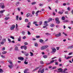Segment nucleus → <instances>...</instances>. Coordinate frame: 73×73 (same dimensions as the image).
<instances>
[{
	"instance_id": "nucleus-1",
	"label": "nucleus",
	"mask_w": 73,
	"mask_h": 73,
	"mask_svg": "<svg viewBox=\"0 0 73 73\" xmlns=\"http://www.w3.org/2000/svg\"><path fill=\"white\" fill-rule=\"evenodd\" d=\"M38 73H43L44 72V69H39V70L38 72Z\"/></svg>"
},
{
	"instance_id": "nucleus-2",
	"label": "nucleus",
	"mask_w": 73,
	"mask_h": 73,
	"mask_svg": "<svg viewBox=\"0 0 73 73\" xmlns=\"http://www.w3.org/2000/svg\"><path fill=\"white\" fill-rule=\"evenodd\" d=\"M15 28V25H12L10 27V29L11 31H13V30H14Z\"/></svg>"
},
{
	"instance_id": "nucleus-3",
	"label": "nucleus",
	"mask_w": 73,
	"mask_h": 73,
	"mask_svg": "<svg viewBox=\"0 0 73 73\" xmlns=\"http://www.w3.org/2000/svg\"><path fill=\"white\" fill-rule=\"evenodd\" d=\"M58 72H61V73H62V69L61 68H60L58 69Z\"/></svg>"
},
{
	"instance_id": "nucleus-4",
	"label": "nucleus",
	"mask_w": 73,
	"mask_h": 73,
	"mask_svg": "<svg viewBox=\"0 0 73 73\" xmlns=\"http://www.w3.org/2000/svg\"><path fill=\"white\" fill-rule=\"evenodd\" d=\"M18 59L21 60V61H23L24 60V58L23 57H18Z\"/></svg>"
},
{
	"instance_id": "nucleus-5",
	"label": "nucleus",
	"mask_w": 73,
	"mask_h": 73,
	"mask_svg": "<svg viewBox=\"0 0 73 73\" xmlns=\"http://www.w3.org/2000/svg\"><path fill=\"white\" fill-rule=\"evenodd\" d=\"M48 23V21H44V26H48V25L47 24Z\"/></svg>"
},
{
	"instance_id": "nucleus-6",
	"label": "nucleus",
	"mask_w": 73,
	"mask_h": 73,
	"mask_svg": "<svg viewBox=\"0 0 73 73\" xmlns=\"http://www.w3.org/2000/svg\"><path fill=\"white\" fill-rule=\"evenodd\" d=\"M29 69H26L24 71V73H29V72H27L29 71Z\"/></svg>"
},
{
	"instance_id": "nucleus-7",
	"label": "nucleus",
	"mask_w": 73,
	"mask_h": 73,
	"mask_svg": "<svg viewBox=\"0 0 73 73\" xmlns=\"http://www.w3.org/2000/svg\"><path fill=\"white\" fill-rule=\"evenodd\" d=\"M7 61L8 62H9V63H10L11 65H13V63H12V61L11 60H7Z\"/></svg>"
},
{
	"instance_id": "nucleus-8",
	"label": "nucleus",
	"mask_w": 73,
	"mask_h": 73,
	"mask_svg": "<svg viewBox=\"0 0 73 73\" xmlns=\"http://www.w3.org/2000/svg\"><path fill=\"white\" fill-rule=\"evenodd\" d=\"M61 33H59V34H58L55 35L56 37H59V36H61Z\"/></svg>"
},
{
	"instance_id": "nucleus-9",
	"label": "nucleus",
	"mask_w": 73,
	"mask_h": 73,
	"mask_svg": "<svg viewBox=\"0 0 73 73\" xmlns=\"http://www.w3.org/2000/svg\"><path fill=\"white\" fill-rule=\"evenodd\" d=\"M52 52H54V53H55L56 52V49L55 48H53L52 49Z\"/></svg>"
},
{
	"instance_id": "nucleus-10",
	"label": "nucleus",
	"mask_w": 73,
	"mask_h": 73,
	"mask_svg": "<svg viewBox=\"0 0 73 73\" xmlns=\"http://www.w3.org/2000/svg\"><path fill=\"white\" fill-rule=\"evenodd\" d=\"M21 36H19L18 39V41H21Z\"/></svg>"
},
{
	"instance_id": "nucleus-11",
	"label": "nucleus",
	"mask_w": 73,
	"mask_h": 73,
	"mask_svg": "<svg viewBox=\"0 0 73 73\" xmlns=\"http://www.w3.org/2000/svg\"><path fill=\"white\" fill-rule=\"evenodd\" d=\"M31 13H28L26 15V17H29L30 16H31Z\"/></svg>"
},
{
	"instance_id": "nucleus-12",
	"label": "nucleus",
	"mask_w": 73,
	"mask_h": 73,
	"mask_svg": "<svg viewBox=\"0 0 73 73\" xmlns=\"http://www.w3.org/2000/svg\"><path fill=\"white\" fill-rule=\"evenodd\" d=\"M39 67H37L35 68L33 70V72H35V71H36V70H37L38 69H39Z\"/></svg>"
},
{
	"instance_id": "nucleus-13",
	"label": "nucleus",
	"mask_w": 73,
	"mask_h": 73,
	"mask_svg": "<svg viewBox=\"0 0 73 73\" xmlns=\"http://www.w3.org/2000/svg\"><path fill=\"white\" fill-rule=\"evenodd\" d=\"M73 48V45H71L68 47V49H72Z\"/></svg>"
},
{
	"instance_id": "nucleus-14",
	"label": "nucleus",
	"mask_w": 73,
	"mask_h": 73,
	"mask_svg": "<svg viewBox=\"0 0 73 73\" xmlns=\"http://www.w3.org/2000/svg\"><path fill=\"white\" fill-rule=\"evenodd\" d=\"M13 65H9L8 66L9 67V68H10V69H12V68H13Z\"/></svg>"
},
{
	"instance_id": "nucleus-15",
	"label": "nucleus",
	"mask_w": 73,
	"mask_h": 73,
	"mask_svg": "<svg viewBox=\"0 0 73 73\" xmlns=\"http://www.w3.org/2000/svg\"><path fill=\"white\" fill-rule=\"evenodd\" d=\"M24 62L25 63V64L26 65L28 64V61H27V60L26 59L25 60V61Z\"/></svg>"
},
{
	"instance_id": "nucleus-16",
	"label": "nucleus",
	"mask_w": 73,
	"mask_h": 73,
	"mask_svg": "<svg viewBox=\"0 0 73 73\" xmlns=\"http://www.w3.org/2000/svg\"><path fill=\"white\" fill-rule=\"evenodd\" d=\"M10 18L9 17H6L5 18V20L6 21L8 20V19H10Z\"/></svg>"
},
{
	"instance_id": "nucleus-17",
	"label": "nucleus",
	"mask_w": 73,
	"mask_h": 73,
	"mask_svg": "<svg viewBox=\"0 0 73 73\" xmlns=\"http://www.w3.org/2000/svg\"><path fill=\"white\" fill-rule=\"evenodd\" d=\"M5 12V10H1V11H0V13L1 14V13H3L4 12Z\"/></svg>"
},
{
	"instance_id": "nucleus-18",
	"label": "nucleus",
	"mask_w": 73,
	"mask_h": 73,
	"mask_svg": "<svg viewBox=\"0 0 73 73\" xmlns=\"http://www.w3.org/2000/svg\"><path fill=\"white\" fill-rule=\"evenodd\" d=\"M15 50L16 51L18 50V47L16 46L15 47Z\"/></svg>"
},
{
	"instance_id": "nucleus-19",
	"label": "nucleus",
	"mask_w": 73,
	"mask_h": 73,
	"mask_svg": "<svg viewBox=\"0 0 73 73\" xmlns=\"http://www.w3.org/2000/svg\"><path fill=\"white\" fill-rule=\"evenodd\" d=\"M39 12H40L39 11H38L36 12V16H38V13H39Z\"/></svg>"
},
{
	"instance_id": "nucleus-20",
	"label": "nucleus",
	"mask_w": 73,
	"mask_h": 73,
	"mask_svg": "<svg viewBox=\"0 0 73 73\" xmlns=\"http://www.w3.org/2000/svg\"><path fill=\"white\" fill-rule=\"evenodd\" d=\"M24 55L26 56H29V53H24Z\"/></svg>"
},
{
	"instance_id": "nucleus-21",
	"label": "nucleus",
	"mask_w": 73,
	"mask_h": 73,
	"mask_svg": "<svg viewBox=\"0 0 73 73\" xmlns=\"http://www.w3.org/2000/svg\"><path fill=\"white\" fill-rule=\"evenodd\" d=\"M72 56H68L66 58V59L67 60H68V59H70V58H72Z\"/></svg>"
},
{
	"instance_id": "nucleus-22",
	"label": "nucleus",
	"mask_w": 73,
	"mask_h": 73,
	"mask_svg": "<svg viewBox=\"0 0 73 73\" xmlns=\"http://www.w3.org/2000/svg\"><path fill=\"white\" fill-rule=\"evenodd\" d=\"M41 50H44V49H45L44 46H42L41 48Z\"/></svg>"
},
{
	"instance_id": "nucleus-23",
	"label": "nucleus",
	"mask_w": 73,
	"mask_h": 73,
	"mask_svg": "<svg viewBox=\"0 0 73 73\" xmlns=\"http://www.w3.org/2000/svg\"><path fill=\"white\" fill-rule=\"evenodd\" d=\"M24 48L25 49V50H26L27 49V47L25 45L24 46Z\"/></svg>"
},
{
	"instance_id": "nucleus-24",
	"label": "nucleus",
	"mask_w": 73,
	"mask_h": 73,
	"mask_svg": "<svg viewBox=\"0 0 73 73\" xmlns=\"http://www.w3.org/2000/svg\"><path fill=\"white\" fill-rule=\"evenodd\" d=\"M67 68L64 69L63 71H62V73H63L64 72H66V70H67Z\"/></svg>"
},
{
	"instance_id": "nucleus-25",
	"label": "nucleus",
	"mask_w": 73,
	"mask_h": 73,
	"mask_svg": "<svg viewBox=\"0 0 73 73\" xmlns=\"http://www.w3.org/2000/svg\"><path fill=\"white\" fill-rule=\"evenodd\" d=\"M48 56L46 55H44L43 56V58H47Z\"/></svg>"
},
{
	"instance_id": "nucleus-26",
	"label": "nucleus",
	"mask_w": 73,
	"mask_h": 73,
	"mask_svg": "<svg viewBox=\"0 0 73 73\" xmlns=\"http://www.w3.org/2000/svg\"><path fill=\"white\" fill-rule=\"evenodd\" d=\"M36 4V2H34L31 3L32 5H34V4Z\"/></svg>"
},
{
	"instance_id": "nucleus-27",
	"label": "nucleus",
	"mask_w": 73,
	"mask_h": 73,
	"mask_svg": "<svg viewBox=\"0 0 73 73\" xmlns=\"http://www.w3.org/2000/svg\"><path fill=\"white\" fill-rule=\"evenodd\" d=\"M25 21V22H26V23H28V22H29V20H28V19H26Z\"/></svg>"
},
{
	"instance_id": "nucleus-28",
	"label": "nucleus",
	"mask_w": 73,
	"mask_h": 73,
	"mask_svg": "<svg viewBox=\"0 0 73 73\" xmlns=\"http://www.w3.org/2000/svg\"><path fill=\"white\" fill-rule=\"evenodd\" d=\"M3 70L1 68H0V73H3Z\"/></svg>"
},
{
	"instance_id": "nucleus-29",
	"label": "nucleus",
	"mask_w": 73,
	"mask_h": 73,
	"mask_svg": "<svg viewBox=\"0 0 73 73\" xmlns=\"http://www.w3.org/2000/svg\"><path fill=\"white\" fill-rule=\"evenodd\" d=\"M43 41H44V40H43L40 39L39 40V42H40L42 43L43 42Z\"/></svg>"
},
{
	"instance_id": "nucleus-30",
	"label": "nucleus",
	"mask_w": 73,
	"mask_h": 73,
	"mask_svg": "<svg viewBox=\"0 0 73 73\" xmlns=\"http://www.w3.org/2000/svg\"><path fill=\"white\" fill-rule=\"evenodd\" d=\"M59 14H60V15H62L63 13V12H61V11H59L58 12Z\"/></svg>"
},
{
	"instance_id": "nucleus-31",
	"label": "nucleus",
	"mask_w": 73,
	"mask_h": 73,
	"mask_svg": "<svg viewBox=\"0 0 73 73\" xmlns=\"http://www.w3.org/2000/svg\"><path fill=\"white\" fill-rule=\"evenodd\" d=\"M56 23L57 24H60V21L59 20L58 21H56Z\"/></svg>"
},
{
	"instance_id": "nucleus-32",
	"label": "nucleus",
	"mask_w": 73,
	"mask_h": 73,
	"mask_svg": "<svg viewBox=\"0 0 73 73\" xmlns=\"http://www.w3.org/2000/svg\"><path fill=\"white\" fill-rule=\"evenodd\" d=\"M16 18L17 20H19V16L18 15L17 16Z\"/></svg>"
},
{
	"instance_id": "nucleus-33",
	"label": "nucleus",
	"mask_w": 73,
	"mask_h": 73,
	"mask_svg": "<svg viewBox=\"0 0 73 73\" xmlns=\"http://www.w3.org/2000/svg\"><path fill=\"white\" fill-rule=\"evenodd\" d=\"M7 51H3L2 52V54H5L6 53H7Z\"/></svg>"
},
{
	"instance_id": "nucleus-34",
	"label": "nucleus",
	"mask_w": 73,
	"mask_h": 73,
	"mask_svg": "<svg viewBox=\"0 0 73 73\" xmlns=\"http://www.w3.org/2000/svg\"><path fill=\"white\" fill-rule=\"evenodd\" d=\"M55 20L56 21H58V20H59V19H58V17H56L55 19Z\"/></svg>"
},
{
	"instance_id": "nucleus-35",
	"label": "nucleus",
	"mask_w": 73,
	"mask_h": 73,
	"mask_svg": "<svg viewBox=\"0 0 73 73\" xmlns=\"http://www.w3.org/2000/svg\"><path fill=\"white\" fill-rule=\"evenodd\" d=\"M50 27H54V24H52L50 25Z\"/></svg>"
},
{
	"instance_id": "nucleus-36",
	"label": "nucleus",
	"mask_w": 73,
	"mask_h": 73,
	"mask_svg": "<svg viewBox=\"0 0 73 73\" xmlns=\"http://www.w3.org/2000/svg\"><path fill=\"white\" fill-rule=\"evenodd\" d=\"M37 21H34L33 23V24H37Z\"/></svg>"
},
{
	"instance_id": "nucleus-37",
	"label": "nucleus",
	"mask_w": 73,
	"mask_h": 73,
	"mask_svg": "<svg viewBox=\"0 0 73 73\" xmlns=\"http://www.w3.org/2000/svg\"><path fill=\"white\" fill-rule=\"evenodd\" d=\"M30 54H31V55H30L31 56H33V54L32 52H30Z\"/></svg>"
},
{
	"instance_id": "nucleus-38",
	"label": "nucleus",
	"mask_w": 73,
	"mask_h": 73,
	"mask_svg": "<svg viewBox=\"0 0 73 73\" xmlns=\"http://www.w3.org/2000/svg\"><path fill=\"white\" fill-rule=\"evenodd\" d=\"M65 17H62V20H65Z\"/></svg>"
},
{
	"instance_id": "nucleus-39",
	"label": "nucleus",
	"mask_w": 73,
	"mask_h": 73,
	"mask_svg": "<svg viewBox=\"0 0 73 73\" xmlns=\"http://www.w3.org/2000/svg\"><path fill=\"white\" fill-rule=\"evenodd\" d=\"M2 40V36H1L0 35V41H1Z\"/></svg>"
},
{
	"instance_id": "nucleus-40",
	"label": "nucleus",
	"mask_w": 73,
	"mask_h": 73,
	"mask_svg": "<svg viewBox=\"0 0 73 73\" xmlns=\"http://www.w3.org/2000/svg\"><path fill=\"white\" fill-rule=\"evenodd\" d=\"M44 49H46L47 48H48V45H46V46H44Z\"/></svg>"
},
{
	"instance_id": "nucleus-41",
	"label": "nucleus",
	"mask_w": 73,
	"mask_h": 73,
	"mask_svg": "<svg viewBox=\"0 0 73 73\" xmlns=\"http://www.w3.org/2000/svg\"><path fill=\"white\" fill-rule=\"evenodd\" d=\"M8 41L9 42H11V40L9 38H8Z\"/></svg>"
},
{
	"instance_id": "nucleus-42",
	"label": "nucleus",
	"mask_w": 73,
	"mask_h": 73,
	"mask_svg": "<svg viewBox=\"0 0 73 73\" xmlns=\"http://www.w3.org/2000/svg\"><path fill=\"white\" fill-rule=\"evenodd\" d=\"M35 46H38V44L37 43H35Z\"/></svg>"
},
{
	"instance_id": "nucleus-43",
	"label": "nucleus",
	"mask_w": 73,
	"mask_h": 73,
	"mask_svg": "<svg viewBox=\"0 0 73 73\" xmlns=\"http://www.w3.org/2000/svg\"><path fill=\"white\" fill-rule=\"evenodd\" d=\"M3 3H0V8L1 7H2L3 5Z\"/></svg>"
},
{
	"instance_id": "nucleus-44",
	"label": "nucleus",
	"mask_w": 73,
	"mask_h": 73,
	"mask_svg": "<svg viewBox=\"0 0 73 73\" xmlns=\"http://www.w3.org/2000/svg\"><path fill=\"white\" fill-rule=\"evenodd\" d=\"M46 35L47 36H49V35H50V34L49 33H46Z\"/></svg>"
},
{
	"instance_id": "nucleus-45",
	"label": "nucleus",
	"mask_w": 73,
	"mask_h": 73,
	"mask_svg": "<svg viewBox=\"0 0 73 73\" xmlns=\"http://www.w3.org/2000/svg\"><path fill=\"white\" fill-rule=\"evenodd\" d=\"M10 38H12L13 39V40H14V37H13L12 36H11Z\"/></svg>"
},
{
	"instance_id": "nucleus-46",
	"label": "nucleus",
	"mask_w": 73,
	"mask_h": 73,
	"mask_svg": "<svg viewBox=\"0 0 73 73\" xmlns=\"http://www.w3.org/2000/svg\"><path fill=\"white\" fill-rule=\"evenodd\" d=\"M4 4H3V5L2 6V7H1V8H2V9H4Z\"/></svg>"
},
{
	"instance_id": "nucleus-47",
	"label": "nucleus",
	"mask_w": 73,
	"mask_h": 73,
	"mask_svg": "<svg viewBox=\"0 0 73 73\" xmlns=\"http://www.w3.org/2000/svg\"><path fill=\"white\" fill-rule=\"evenodd\" d=\"M1 44L2 45H4V42L2 41L1 42Z\"/></svg>"
},
{
	"instance_id": "nucleus-48",
	"label": "nucleus",
	"mask_w": 73,
	"mask_h": 73,
	"mask_svg": "<svg viewBox=\"0 0 73 73\" xmlns=\"http://www.w3.org/2000/svg\"><path fill=\"white\" fill-rule=\"evenodd\" d=\"M5 50V47H4L2 48V50Z\"/></svg>"
},
{
	"instance_id": "nucleus-49",
	"label": "nucleus",
	"mask_w": 73,
	"mask_h": 73,
	"mask_svg": "<svg viewBox=\"0 0 73 73\" xmlns=\"http://www.w3.org/2000/svg\"><path fill=\"white\" fill-rule=\"evenodd\" d=\"M54 62V60H52L50 62V64H52V63H53Z\"/></svg>"
},
{
	"instance_id": "nucleus-50",
	"label": "nucleus",
	"mask_w": 73,
	"mask_h": 73,
	"mask_svg": "<svg viewBox=\"0 0 73 73\" xmlns=\"http://www.w3.org/2000/svg\"><path fill=\"white\" fill-rule=\"evenodd\" d=\"M57 68V67L56 66L53 67H52V69H56Z\"/></svg>"
},
{
	"instance_id": "nucleus-51",
	"label": "nucleus",
	"mask_w": 73,
	"mask_h": 73,
	"mask_svg": "<svg viewBox=\"0 0 73 73\" xmlns=\"http://www.w3.org/2000/svg\"><path fill=\"white\" fill-rule=\"evenodd\" d=\"M26 37L25 36H24L22 38V39H25V38H26Z\"/></svg>"
},
{
	"instance_id": "nucleus-52",
	"label": "nucleus",
	"mask_w": 73,
	"mask_h": 73,
	"mask_svg": "<svg viewBox=\"0 0 73 73\" xmlns=\"http://www.w3.org/2000/svg\"><path fill=\"white\" fill-rule=\"evenodd\" d=\"M24 44L26 45H27L28 44V43L27 42H25L24 43Z\"/></svg>"
},
{
	"instance_id": "nucleus-53",
	"label": "nucleus",
	"mask_w": 73,
	"mask_h": 73,
	"mask_svg": "<svg viewBox=\"0 0 73 73\" xmlns=\"http://www.w3.org/2000/svg\"><path fill=\"white\" fill-rule=\"evenodd\" d=\"M2 40L3 41H4V42L6 41V39H3Z\"/></svg>"
},
{
	"instance_id": "nucleus-54",
	"label": "nucleus",
	"mask_w": 73,
	"mask_h": 73,
	"mask_svg": "<svg viewBox=\"0 0 73 73\" xmlns=\"http://www.w3.org/2000/svg\"><path fill=\"white\" fill-rule=\"evenodd\" d=\"M19 5V2H17L16 4V5H17V6H18V5Z\"/></svg>"
},
{
	"instance_id": "nucleus-55",
	"label": "nucleus",
	"mask_w": 73,
	"mask_h": 73,
	"mask_svg": "<svg viewBox=\"0 0 73 73\" xmlns=\"http://www.w3.org/2000/svg\"><path fill=\"white\" fill-rule=\"evenodd\" d=\"M1 57H2V58H5V56H4L3 55H1Z\"/></svg>"
},
{
	"instance_id": "nucleus-56",
	"label": "nucleus",
	"mask_w": 73,
	"mask_h": 73,
	"mask_svg": "<svg viewBox=\"0 0 73 73\" xmlns=\"http://www.w3.org/2000/svg\"><path fill=\"white\" fill-rule=\"evenodd\" d=\"M40 64H44V62H43V61H40Z\"/></svg>"
},
{
	"instance_id": "nucleus-57",
	"label": "nucleus",
	"mask_w": 73,
	"mask_h": 73,
	"mask_svg": "<svg viewBox=\"0 0 73 73\" xmlns=\"http://www.w3.org/2000/svg\"><path fill=\"white\" fill-rule=\"evenodd\" d=\"M32 14L33 15H34V14H35V11H32Z\"/></svg>"
},
{
	"instance_id": "nucleus-58",
	"label": "nucleus",
	"mask_w": 73,
	"mask_h": 73,
	"mask_svg": "<svg viewBox=\"0 0 73 73\" xmlns=\"http://www.w3.org/2000/svg\"><path fill=\"white\" fill-rule=\"evenodd\" d=\"M55 2L56 3H58V0H56L55 1Z\"/></svg>"
},
{
	"instance_id": "nucleus-59",
	"label": "nucleus",
	"mask_w": 73,
	"mask_h": 73,
	"mask_svg": "<svg viewBox=\"0 0 73 73\" xmlns=\"http://www.w3.org/2000/svg\"><path fill=\"white\" fill-rule=\"evenodd\" d=\"M22 35H24L25 34V32L24 31H22Z\"/></svg>"
},
{
	"instance_id": "nucleus-60",
	"label": "nucleus",
	"mask_w": 73,
	"mask_h": 73,
	"mask_svg": "<svg viewBox=\"0 0 73 73\" xmlns=\"http://www.w3.org/2000/svg\"><path fill=\"white\" fill-rule=\"evenodd\" d=\"M52 21V19H50L49 20V21Z\"/></svg>"
},
{
	"instance_id": "nucleus-61",
	"label": "nucleus",
	"mask_w": 73,
	"mask_h": 73,
	"mask_svg": "<svg viewBox=\"0 0 73 73\" xmlns=\"http://www.w3.org/2000/svg\"><path fill=\"white\" fill-rule=\"evenodd\" d=\"M57 50H59V49H60V47H56V48Z\"/></svg>"
},
{
	"instance_id": "nucleus-62",
	"label": "nucleus",
	"mask_w": 73,
	"mask_h": 73,
	"mask_svg": "<svg viewBox=\"0 0 73 73\" xmlns=\"http://www.w3.org/2000/svg\"><path fill=\"white\" fill-rule=\"evenodd\" d=\"M58 61L59 62H61V58H59V59Z\"/></svg>"
},
{
	"instance_id": "nucleus-63",
	"label": "nucleus",
	"mask_w": 73,
	"mask_h": 73,
	"mask_svg": "<svg viewBox=\"0 0 73 73\" xmlns=\"http://www.w3.org/2000/svg\"><path fill=\"white\" fill-rule=\"evenodd\" d=\"M58 64V62H55V65H57Z\"/></svg>"
},
{
	"instance_id": "nucleus-64",
	"label": "nucleus",
	"mask_w": 73,
	"mask_h": 73,
	"mask_svg": "<svg viewBox=\"0 0 73 73\" xmlns=\"http://www.w3.org/2000/svg\"><path fill=\"white\" fill-rule=\"evenodd\" d=\"M28 34L29 35H31V33L30 32H29V31L28 32Z\"/></svg>"
}]
</instances>
